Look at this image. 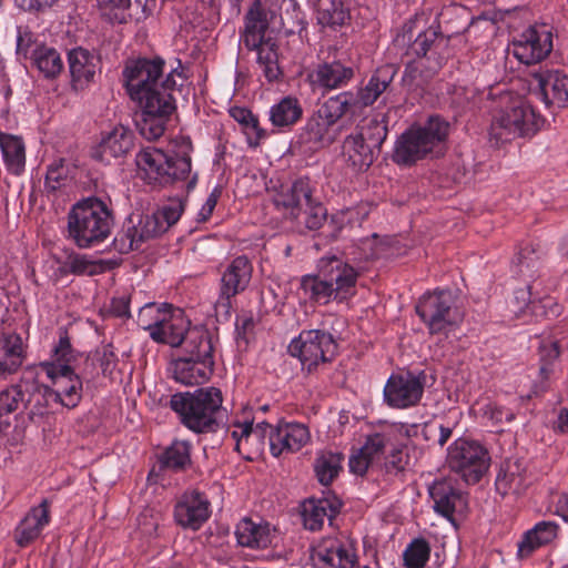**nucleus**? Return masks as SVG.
I'll use <instances>...</instances> for the list:
<instances>
[{
  "instance_id": "obj_1",
  "label": "nucleus",
  "mask_w": 568,
  "mask_h": 568,
  "mask_svg": "<svg viewBox=\"0 0 568 568\" xmlns=\"http://www.w3.org/2000/svg\"><path fill=\"white\" fill-rule=\"evenodd\" d=\"M165 61L160 58L128 59L122 70V84L138 110L134 122L140 134L149 141L161 138L176 111L173 91L176 88L174 69L165 77Z\"/></svg>"
},
{
  "instance_id": "obj_2",
  "label": "nucleus",
  "mask_w": 568,
  "mask_h": 568,
  "mask_svg": "<svg viewBox=\"0 0 568 568\" xmlns=\"http://www.w3.org/2000/svg\"><path fill=\"white\" fill-rule=\"evenodd\" d=\"M270 429V450L274 457L284 454H293L301 450L311 440L308 427L303 423H280L273 428L268 423L261 422L255 426L253 420L236 422L229 428V434L234 440V449L239 454L248 453V445L260 444Z\"/></svg>"
},
{
  "instance_id": "obj_3",
  "label": "nucleus",
  "mask_w": 568,
  "mask_h": 568,
  "mask_svg": "<svg viewBox=\"0 0 568 568\" xmlns=\"http://www.w3.org/2000/svg\"><path fill=\"white\" fill-rule=\"evenodd\" d=\"M186 204V197L170 199L153 213H131L113 239V247L120 254L141 248L142 244L155 239L178 223Z\"/></svg>"
},
{
  "instance_id": "obj_4",
  "label": "nucleus",
  "mask_w": 568,
  "mask_h": 568,
  "mask_svg": "<svg viewBox=\"0 0 568 568\" xmlns=\"http://www.w3.org/2000/svg\"><path fill=\"white\" fill-rule=\"evenodd\" d=\"M114 215L108 203L97 196L77 202L68 213V239L79 248L104 242L112 232Z\"/></svg>"
},
{
  "instance_id": "obj_5",
  "label": "nucleus",
  "mask_w": 568,
  "mask_h": 568,
  "mask_svg": "<svg viewBox=\"0 0 568 568\" xmlns=\"http://www.w3.org/2000/svg\"><path fill=\"white\" fill-rule=\"evenodd\" d=\"M349 93L328 98L307 119L297 135V143L305 152H314L333 144L344 129L343 116L349 112Z\"/></svg>"
},
{
  "instance_id": "obj_6",
  "label": "nucleus",
  "mask_w": 568,
  "mask_h": 568,
  "mask_svg": "<svg viewBox=\"0 0 568 568\" xmlns=\"http://www.w3.org/2000/svg\"><path fill=\"white\" fill-rule=\"evenodd\" d=\"M222 404V392L213 386L197 388L194 392H178L171 396L169 403L181 424L195 434L217 429V414Z\"/></svg>"
},
{
  "instance_id": "obj_7",
  "label": "nucleus",
  "mask_w": 568,
  "mask_h": 568,
  "mask_svg": "<svg viewBox=\"0 0 568 568\" xmlns=\"http://www.w3.org/2000/svg\"><path fill=\"white\" fill-rule=\"evenodd\" d=\"M135 164L142 178L153 186L185 182L186 193H190L197 184V173H192L189 154L171 155L160 149L146 146L138 152Z\"/></svg>"
},
{
  "instance_id": "obj_8",
  "label": "nucleus",
  "mask_w": 568,
  "mask_h": 568,
  "mask_svg": "<svg viewBox=\"0 0 568 568\" xmlns=\"http://www.w3.org/2000/svg\"><path fill=\"white\" fill-rule=\"evenodd\" d=\"M449 134V123L439 115H432L424 124H414L396 140L392 160L412 166L429 154L438 153Z\"/></svg>"
},
{
  "instance_id": "obj_9",
  "label": "nucleus",
  "mask_w": 568,
  "mask_h": 568,
  "mask_svg": "<svg viewBox=\"0 0 568 568\" xmlns=\"http://www.w3.org/2000/svg\"><path fill=\"white\" fill-rule=\"evenodd\" d=\"M459 300V290L449 287H437L418 298L415 311L430 336L448 338L459 328L464 318Z\"/></svg>"
},
{
  "instance_id": "obj_10",
  "label": "nucleus",
  "mask_w": 568,
  "mask_h": 568,
  "mask_svg": "<svg viewBox=\"0 0 568 568\" xmlns=\"http://www.w3.org/2000/svg\"><path fill=\"white\" fill-rule=\"evenodd\" d=\"M500 101L503 105L495 113L489 130L490 140L496 145L532 136L544 124V118L521 97L505 93Z\"/></svg>"
},
{
  "instance_id": "obj_11",
  "label": "nucleus",
  "mask_w": 568,
  "mask_h": 568,
  "mask_svg": "<svg viewBox=\"0 0 568 568\" xmlns=\"http://www.w3.org/2000/svg\"><path fill=\"white\" fill-rule=\"evenodd\" d=\"M185 352L186 356L171 363L173 379L185 386L205 383L214 369V345L211 334L205 329L192 331Z\"/></svg>"
},
{
  "instance_id": "obj_12",
  "label": "nucleus",
  "mask_w": 568,
  "mask_h": 568,
  "mask_svg": "<svg viewBox=\"0 0 568 568\" xmlns=\"http://www.w3.org/2000/svg\"><path fill=\"white\" fill-rule=\"evenodd\" d=\"M332 316L321 327L303 329L288 345V353L297 357L303 369L312 373L320 364L332 362L338 354L337 336L328 329Z\"/></svg>"
},
{
  "instance_id": "obj_13",
  "label": "nucleus",
  "mask_w": 568,
  "mask_h": 568,
  "mask_svg": "<svg viewBox=\"0 0 568 568\" xmlns=\"http://www.w3.org/2000/svg\"><path fill=\"white\" fill-rule=\"evenodd\" d=\"M41 367L50 378L52 386L34 385L36 394L33 396H42L45 405L52 402L69 409L75 408L82 399L81 377L74 373L71 366L63 365L55 368L51 364H41Z\"/></svg>"
},
{
  "instance_id": "obj_14",
  "label": "nucleus",
  "mask_w": 568,
  "mask_h": 568,
  "mask_svg": "<svg viewBox=\"0 0 568 568\" xmlns=\"http://www.w3.org/2000/svg\"><path fill=\"white\" fill-rule=\"evenodd\" d=\"M252 273L253 265L245 255L233 258L221 270L219 296L214 303L220 320L227 321L231 317L235 297L247 288Z\"/></svg>"
},
{
  "instance_id": "obj_15",
  "label": "nucleus",
  "mask_w": 568,
  "mask_h": 568,
  "mask_svg": "<svg viewBox=\"0 0 568 568\" xmlns=\"http://www.w3.org/2000/svg\"><path fill=\"white\" fill-rule=\"evenodd\" d=\"M489 453L477 440L459 437L447 449V464L467 484H476L489 467Z\"/></svg>"
},
{
  "instance_id": "obj_16",
  "label": "nucleus",
  "mask_w": 568,
  "mask_h": 568,
  "mask_svg": "<svg viewBox=\"0 0 568 568\" xmlns=\"http://www.w3.org/2000/svg\"><path fill=\"white\" fill-rule=\"evenodd\" d=\"M425 383L426 375L424 372L393 373L383 389L384 403L394 409L416 407L423 398Z\"/></svg>"
},
{
  "instance_id": "obj_17",
  "label": "nucleus",
  "mask_w": 568,
  "mask_h": 568,
  "mask_svg": "<svg viewBox=\"0 0 568 568\" xmlns=\"http://www.w3.org/2000/svg\"><path fill=\"white\" fill-rule=\"evenodd\" d=\"M311 560L315 568H355L356 544L344 535L324 537L312 549Z\"/></svg>"
},
{
  "instance_id": "obj_18",
  "label": "nucleus",
  "mask_w": 568,
  "mask_h": 568,
  "mask_svg": "<svg viewBox=\"0 0 568 568\" xmlns=\"http://www.w3.org/2000/svg\"><path fill=\"white\" fill-rule=\"evenodd\" d=\"M552 50V32L546 24L527 28L514 38L510 51L523 64L530 65L541 62Z\"/></svg>"
},
{
  "instance_id": "obj_19",
  "label": "nucleus",
  "mask_w": 568,
  "mask_h": 568,
  "mask_svg": "<svg viewBox=\"0 0 568 568\" xmlns=\"http://www.w3.org/2000/svg\"><path fill=\"white\" fill-rule=\"evenodd\" d=\"M317 271L332 285L335 302L343 303L356 294L358 271L337 255H324L318 260Z\"/></svg>"
},
{
  "instance_id": "obj_20",
  "label": "nucleus",
  "mask_w": 568,
  "mask_h": 568,
  "mask_svg": "<svg viewBox=\"0 0 568 568\" xmlns=\"http://www.w3.org/2000/svg\"><path fill=\"white\" fill-rule=\"evenodd\" d=\"M211 516V504L204 493L187 490L174 506V519L185 529L199 530Z\"/></svg>"
},
{
  "instance_id": "obj_21",
  "label": "nucleus",
  "mask_w": 568,
  "mask_h": 568,
  "mask_svg": "<svg viewBox=\"0 0 568 568\" xmlns=\"http://www.w3.org/2000/svg\"><path fill=\"white\" fill-rule=\"evenodd\" d=\"M70 85L75 92L88 89L101 68L99 54L83 47H75L67 53Z\"/></svg>"
},
{
  "instance_id": "obj_22",
  "label": "nucleus",
  "mask_w": 568,
  "mask_h": 568,
  "mask_svg": "<svg viewBox=\"0 0 568 568\" xmlns=\"http://www.w3.org/2000/svg\"><path fill=\"white\" fill-rule=\"evenodd\" d=\"M314 186L308 178H298L292 183L281 184L273 202L291 220H297L306 204L312 203Z\"/></svg>"
},
{
  "instance_id": "obj_23",
  "label": "nucleus",
  "mask_w": 568,
  "mask_h": 568,
  "mask_svg": "<svg viewBox=\"0 0 568 568\" xmlns=\"http://www.w3.org/2000/svg\"><path fill=\"white\" fill-rule=\"evenodd\" d=\"M135 144V135L131 129L116 125L102 134L99 144L93 150V158L110 163L112 159L126 156Z\"/></svg>"
},
{
  "instance_id": "obj_24",
  "label": "nucleus",
  "mask_w": 568,
  "mask_h": 568,
  "mask_svg": "<svg viewBox=\"0 0 568 568\" xmlns=\"http://www.w3.org/2000/svg\"><path fill=\"white\" fill-rule=\"evenodd\" d=\"M396 68L393 64H385L378 68L368 79L364 87L357 93L344 91L352 95L349 112H355L358 108L371 106L387 90L396 75Z\"/></svg>"
},
{
  "instance_id": "obj_25",
  "label": "nucleus",
  "mask_w": 568,
  "mask_h": 568,
  "mask_svg": "<svg viewBox=\"0 0 568 568\" xmlns=\"http://www.w3.org/2000/svg\"><path fill=\"white\" fill-rule=\"evenodd\" d=\"M190 325L191 323L185 318L183 312L171 305L163 316L159 329L151 333V339L155 343L179 347L183 342H187L190 333L195 329L190 328Z\"/></svg>"
},
{
  "instance_id": "obj_26",
  "label": "nucleus",
  "mask_w": 568,
  "mask_h": 568,
  "mask_svg": "<svg viewBox=\"0 0 568 568\" xmlns=\"http://www.w3.org/2000/svg\"><path fill=\"white\" fill-rule=\"evenodd\" d=\"M536 94L547 105H568V74L560 70H544L534 75Z\"/></svg>"
},
{
  "instance_id": "obj_27",
  "label": "nucleus",
  "mask_w": 568,
  "mask_h": 568,
  "mask_svg": "<svg viewBox=\"0 0 568 568\" xmlns=\"http://www.w3.org/2000/svg\"><path fill=\"white\" fill-rule=\"evenodd\" d=\"M237 544L250 549H266L276 539V529L270 523L245 517L235 527Z\"/></svg>"
},
{
  "instance_id": "obj_28",
  "label": "nucleus",
  "mask_w": 568,
  "mask_h": 568,
  "mask_svg": "<svg viewBox=\"0 0 568 568\" xmlns=\"http://www.w3.org/2000/svg\"><path fill=\"white\" fill-rule=\"evenodd\" d=\"M270 28L267 11L260 0H255L244 17V29L240 31V45L246 49H256L266 40Z\"/></svg>"
},
{
  "instance_id": "obj_29",
  "label": "nucleus",
  "mask_w": 568,
  "mask_h": 568,
  "mask_svg": "<svg viewBox=\"0 0 568 568\" xmlns=\"http://www.w3.org/2000/svg\"><path fill=\"white\" fill-rule=\"evenodd\" d=\"M27 359V345L20 334L3 332L0 334V379L17 374Z\"/></svg>"
},
{
  "instance_id": "obj_30",
  "label": "nucleus",
  "mask_w": 568,
  "mask_h": 568,
  "mask_svg": "<svg viewBox=\"0 0 568 568\" xmlns=\"http://www.w3.org/2000/svg\"><path fill=\"white\" fill-rule=\"evenodd\" d=\"M428 491L434 501V511L455 524V511L466 506L463 493L446 479L435 480Z\"/></svg>"
},
{
  "instance_id": "obj_31",
  "label": "nucleus",
  "mask_w": 568,
  "mask_h": 568,
  "mask_svg": "<svg viewBox=\"0 0 568 568\" xmlns=\"http://www.w3.org/2000/svg\"><path fill=\"white\" fill-rule=\"evenodd\" d=\"M310 78L313 90L325 94L347 85L354 78V70L339 61L325 62L320 64Z\"/></svg>"
},
{
  "instance_id": "obj_32",
  "label": "nucleus",
  "mask_w": 568,
  "mask_h": 568,
  "mask_svg": "<svg viewBox=\"0 0 568 568\" xmlns=\"http://www.w3.org/2000/svg\"><path fill=\"white\" fill-rule=\"evenodd\" d=\"M50 523V501L43 499L32 507L14 530V540L21 548L28 547L41 535Z\"/></svg>"
},
{
  "instance_id": "obj_33",
  "label": "nucleus",
  "mask_w": 568,
  "mask_h": 568,
  "mask_svg": "<svg viewBox=\"0 0 568 568\" xmlns=\"http://www.w3.org/2000/svg\"><path fill=\"white\" fill-rule=\"evenodd\" d=\"M528 485L527 467L524 460L507 459L501 464L495 481L496 489L500 495H520Z\"/></svg>"
},
{
  "instance_id": "obj_34",
  "label": "nucleus",
  "mask_w": 568,
  "mask_h": 568,
  "mask_svg": "<svg viewBox=\"0 0 568 568\" xmlns=\"http://www.w3.org/2000/svg\"><path fill=\"white\" fill-rule=\"evenodd\" d=\"M342 503L337 497L312 498L303 504V523L308 530H320L325 518L332 521L339 513Z\"/></svg>"
},
{
  "instance_id": "obj_35",
  "label": "nucleus",
  "mask_w": 568,
  "mask_h": 568,
  "mask_svg": "<svg viewBox=\"0 0 568 568\" xmlns=\"http://www.w3.org/2000/svg\"><path fill=\"white\" fill-rule=\"evenodd\" d=\"M387 443L388 437L384 434L375 433L368 436L358 452L351 456V471L356 475H364L374 462L382 458Z\"/></svg>"
},
{
  "instance_id": "obj_36",
  "label": "nucleus",
  "mask_w": 568,
  "mask_h": 568,
  "mask_svg": "<svg viewBox=\"0 0 568 568\" xmlns=\"http://www.w3.org/2000/svg\"><path fill=\"white\" fill-rule=\"evenodd\" d=\"M192 444L175 439L158 456L159 471L182 473L192 466Z\"/></svg>"
},
{
  "instance_id": "obj_37",
  "label": "nucleus",
  "mask_w": 568,
  "mask_h": 568,
  "mask_svg": "<svg viewBox=\"0 0 568 568\" xmlns=\"http://www.w3.org/2000/svg\"><path fill=\"white\" fill-rule=\"evenodd\" d=\"M0 151L7 171L16 176L26 170V145L20 135L0 130Z\"/></svg>"
},
{
  "instance_id": "obj_38",
  "label": "nucleus",
  "mask_w": 568,
  "mask_h": 568,
  "mask_svg": "<svg viewBox=\"0 0 568 568\" xmlns=\"http://www.w3.org/2000/svg\"><path fill=\"white\" fill-rule=\"evenodd\" d=\"M303 116V108L295 97H284L270 109V121L280 131L291 130Z\"/></svg>"
},
{
  "instance_id": "obj_39",
  "label": "nucleus",
  "mask_w": 568,
  "mask_h": 568,
  "mask_svg": "<svg viewBox=\"0 0 568 568\" xmlns=\"http://www.w3.org/2000/svg\"><path fill=\"white\" fill-rule=\"evenodd\" d=\"M344 150L353 168L358 171L367 170L379 153V151L375 146L369 145V142L361 136L358 132L349 134L345 139Z\"/></svg>"
},
{
  "instance_id": "obj_40",
  "label": "nucleus",
  "mask_w": 568,
  "mask_h": 568,
  "mask_svg": "<svg viewBox=\"0 0 568 568\" xmlns=\"http://www.w3.org/2000/svg\"><path fill=\"white\" fill-rule=\"evenodd\" d=\"M32 65L47 80H55L64 70L59 51L45 43L37 44L31 52Z\"/></svg>"
},
{
  "instance_id": "obj_41",
  "label": "nucleus",
  "mask_w": 568,
  "mask_h": 568,
  "mask_svg": "<svg viewBox=\"0 0 568 568\" xmlns=\"http://www.w3.org/2000/svg\"><path fill=\"white\" fill-rule=\"evenodd\" d=\"M312 6L317 23L324 28L342 27L351 19L344 0H313Z\"/></svg>"
},
{
  "instance_id": "obj_42",
  "label": "nucleus",
  "mask_w": 568,
  "mask_h": 568,
  "mask_svg": "<svg viewBox=\"0 0 568 568\" xmlns=\"http://www.w3.org/2000/svg\"><path fill=\"white\" fill-rule=\"evenodd\" d=\"M256 52V63L267 83L278 82L283 78V71L278 65V45L276 40H266L256 49H247Z\"/></svg>"
},
{
  "instance_id": "obj_43",
  "label": "nucleus",
  "mask_w": 568,
  "mask_h": 568,
  "mask_svg": "<svg viewBox=\"0 0 568 568\" xmlns=\"http://www.w3.org/2000/svg\"><path fill=\"white\" fill-rule=\"evenodd\" d=\"M300 290L304 298L314 305H327L331 301H335L333 287L321 272L302 276Z\"/></svg>"
},
{
  "instance_id": "obj_44",
  "label": "nucleus",
  "mask_w": 568,
  "mask_h": 568,
  "mask_svg": "<svg viewBox=\"0 0 568 568\" xmlns=\"http://www.w3.org/2000/svg\"><path fill=\"white\" fill-rule=\"evenodd\" d=\"M559 526L556 521L542 520L529 529L519 544V552L529 555L535 549L551 542L558 534Z\"/></svg>"
},
{
  "instance_id": "obj_45",
  "label": "nucleus",
  "mask_w": 568,
  "mask_h": 568,
  "mask_svg": "<svg viewBox=\"0 0 568 568\" xmlns=\"http://www.w3.org/2000/svg\"><path fill=\"white\" fill-rule=\"evenodd\" d=\"M389 114L376 113L371 118L363 119L357 125L356 132L361 134L369 145L375 146L379 152L388 135Z\"/></svg>"
},
{
  "instance_id": "obj_46",
  "label": "nucleus",
  "mask_w": 568,
  "mask_h": 568,
  "mask_svg": "<svg viewBox=\"0 0 568 568\" xmlns=\"http://www.w3.org/2000/svg\"><path fill=\"white\" fill-rule=\"evenodd\" d=\"M61 274L95 275L102 271L101 262L89 258L88 255L74 251L65 252L64 257L57 260Z\"/></svg>"
},
{
  "instance_id": "obj_47",
  "label": "nucleus",
  "mask_w": 568,
  "mask_h": 568,
  "mask_svg": "<svg viewBox=\"0 0 568 568\" xmlns=\"http://www.w3.org/2000/svg\"><path fill=\"white\" fill-rule=\"evenodd\" d=\"M344 456L342 453L325 450L317 455L314 462V471L323 486H329L343 469Z\"/></svg>"
},
{
  "instance_id": "obj_48",
  "label": "nucleus",
  "mask_w": 568,
  "mask_h": 568,
  "mask_svg": "<svg viewBox=\"0 0 568 568\" xmlns=\"http://www.w3.org/2000/svg\"><path fill=\"white\" fill-rule=\"evenodd\" d=\"M229 113L232 119L243 126L250 146L256 148L262 140L267 138L266 131L260 126L257 116L250 109L233 106Z\"/></svg>"
},
{
  "instance_id": "obj_49",
  "label": "nucleus",
  "mask_w": 568,
  "mask_h": 568,
  "mask_svg": "<svg viewBox=\"0 0 568 568\" xmlns=\"http://www.w3.org/2000/svg\"><path fill=\"white\" fill-rule=\"evenodd\" d=\"M26 400L21 385H12L0 392V430L4 432L10 426V415Z\"/></svg>"
},
{
  "instance_id": "obj_50",
  "label": "nucleus",
  "mask_w": 568,
  "mask_h": 568,
  "mask_svg": "<svg viewBox=\"0 0 568 568\" xmlns=\"http://www.w3.org/2000/svg\"><path fill=\"white\" fill-rule=\"evenodd\" d=\"M541 261V253L532 244H526L520 247L516 257L513 260L514 272L524 277H532L538 271Z\"/></svg>"
},
{
  "instance_id": "obj_51",
  "label": "nucleus",
  "mask_w": 568,
  "mask_h": 568,
  "mask_svg": "<svg viewBox=\"0 0 568 568\" xmlns=\"http://www.w3.org/2000/svg\"><path fill=\"white\" fill-rule=\"evenodd\" d=\"M538 351L540 362L539 375L541 377L539 387L541 392H545L548 387L546 382L552 373V365L559 357L560 351L558 342L550 338L542 339L539 344Z\"/></svg>"
},
{
  "instance_id": "obj_52",
  "label": "nucleus",
  "mask_w": 568,
  "mask_h": 568,
  "mask_svg": "<svg viewBox=\"0 0 568 568\" xmlns=\"http://www.w3.org/2000/svg\"><path fill=\"white\" fill-rule=\"evenodd\" d=\"M281 18L288 31L301 32L307 28L306 13L297 0L280 1Z\"/></svg>"
},
{
  "instance_id": "obj_53",
  "label": "nucleus",
  "mask_w": 568,
  "mask_h": 568,
  "mask_svg": "<svg viewBox=\"0 0 568 568\" xmlns=\"http://www.w3.org/2000/svg\"><path fill=\"white\" fill-rule=\"evenodd\" d=\"M430 545L422 537L414 538L403 552V561L406 568H425L430 558Z\"/></svg>"
},
{
  "instance_id": "obj_54",
  "label": "nucleus",
  "mask_w": 568,
  "mask_h": 568,
  "mask_svg": "<svg viewBox=\"0 0 568 568\" xmlns=\"http://www.w3.org/2000/svg\"><path fill=\"white\" fill-rule=\"evenodd\" d=\"M170 304L166 303H146L143 305L138 313V325L149 332V335L151 336V333L155 329H159V325H161V321L163 316H165L168 310L170 308Z\"/></svg>"
},
{
  "instance_id": "obj_55",
  "label": "nucleus",
  "mask_w": 568,
  "mask_h": 568,
  "mask_svg": "<svg viewBox=\"0 0 568 568\" xmlns=\"http://www.w3.org/2000/svg\"><path fill=\"white\" fill-rule=\"evenodd\" d=\"M155 7L156 0H134L133 3L129 0V6L121 13H115L114 18L120 23H126L129 19L141 22L153 13Z\"/></svg>"
},
{
  "instance_id": "obj_56",
  "label": "nucleus",
  "mask_w": 568,
  "mask_h": 568,
  "mask_svg": "<svg viewBox=\"0 0 568 568\" xmlns=\"http://www.w3.org/2000/svg\"><path fill=\"white\" fill-rule=\"evenodd\" d=\"M75 359L74 349L71 345L70 338L64 332L60 335L58 343L52 349V361L43 362L42 364H51L52 366L61 367L63 365L70 366V363Z\"/></svg>"
},
{
  "instance_id": "obj_57",
  "label": "nucleus",
  "mask_w": 568,
  "mask_h": 568,
  "mask_svg": "<svg viewBox=\"0 0 568 568\" xmlns=\"http://www.w3.org/2000/svg\"><path fill=\"white\" fill-rule=\"evenodd\" d=\"M439 31L435 28H427L418 32L415 40L409 44L408 53L416 58H424L430 51L439 37Z\"/></svg>"
},
{
  "instance_id": "obj_58",
  "label": "nucleus",
  "mask_w": 568,
  "mask_h": 568,
  "mask_svg": "<svg viewBox=\"0 0 568 568\" xmlns=\"http://www.w3.org/2000/svg\"><path fill=\"white\" fill-rule=\"evenodd\" d=\"M93 359L99 364L104 376H111L118 366V355L112 344H105L98 347Z\"/></svg>"
},
{
  "instance_id": "obj_59",
  "label": "nucleus",
  "mask_w": 568,
  "mask_h": 568,
  "mask_svg": "<svg viewBox=\"0 0 568 568\" xmlns=\"http://www.w3.org/2000/svg\"><path fill=\"white\" fill-rule=\"evenodd\" d=\"M455 425L450 423H426L423 427V436L426 440L435 439L444 447L453 435Z\"/></svg>"
},
{
  "instance_id": "obj_60",
  "label": "nucleus",
  "mask_w": 568,
  "mask_h": 568,
  "mask_svg": "<svg viewBox=\"0 0 568 568\" xmlns=\"http://www.w3.org/2000/svg\"><path fill=\"white\" fill-rule=\"evenodd\" d=\"M302 213L305 214V226L311 231L321 229L327 220V210L316 199H312V203L306 204Z\"/></svg>"
},
{
  "instance_id": "obj_61",
  "label": "nucleus",
  "mask_w": 568,
  "mask_h": 568,
  "mask_svg": "<svg viewBox=\"0 0 568 568\" xmlns=\"http://www.w3.org/2000/svg\"><path fill=\"white\" fill-rule=\"evenodd\" d=\"M532 286L527 285L526 287L518 288L514 292L511 304L514 305L513 312L525 313L529 310L532 314H537V302L532 297Z\"/></svg>"
},
{
  "instance_id": "obj_62",
  "label": "nucleus",
  "mask_w": 568,
  "mask_h": 568,
  "mask_svg": "<svg viewBox=\"0 0 568 568\" xmlns=\"http://www.w3.org/2000/svg\"><path fill=\"white\" fill-rule=\"evenodd\" d=\"M34 34L28 29L18 28L17 36V54L23 58L31 59V52L37 45Z\"/></svg>"
},
{
  "instance_id": "obj_63",
  "label": "nucleus",
  "mask_w": 568,
  "mask_h": 568,
  "mask_svg": "<svg viewBox=\"0 0 568 568\" xmlns=\"http://www.w3.org/2000/svg\"><path fill=\"white\" fill-rule=\"evenodd\" d=\"M67 179V169L60 163H53L48 168L45 175V187L50 191H57L63 185Z\"/></svg>"
},
{
  "instance_id": "obj_64",
  "label": "nucleus",
  "mask_w": 568,
  "mask_h": 568,
  "mask_svg": "<svg viewBox=\"0 0 568 568\" xmlns=\"http://www.w3.org/2000/svg\"><path fill=\"white\" fill-rule=\"evenodd\" d=\"M222 195V186L216 185L213 187L211 193L209 194L207 199L205 200L204 204L200 209L197 213V222L204 223L210 220L212 216L214 209L216 207V204Z\"/></svg>"
}]
</instances>
